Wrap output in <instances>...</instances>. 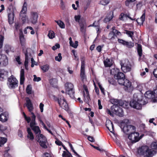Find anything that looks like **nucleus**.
I'll return each instance as SVG.
<instances>
[{"mask_svg": "<svg viewBox=\"0 0 157 157\" xmlns=\"http://www.w3.org/2000/svg\"><path fill=\"white\" fill-rule=\"evenodd\" d=\"M25 99L26 103L25 105L27 107L29 111L31 113L33 109V104L29 98H26Z\"/></svg>", "mask_w": 157, "mask_h": 157, "instance_id": "nucleus-17", "label": "nucleus"}, {"mask_svg": "<svg viewBox=\"0 0 157 157\" xmlns=\"http://www.w3.org/2000/svg\"><path fill=\"white\" fill-rule=\"evenodd\" d=\"M62 157H72V155L69 152L67 151H64L62 154Z\"/></svg>", "mask_w": 157, "mask_h": 157, "instance_id": "nucleus-38", "label": "nucleus"}, {"mask_svg": "<svg viewBox=\"0 0 157 157\" xmlns=\"http://www.w3.org/2000/svg\"><path fill=\"white\" fill-rule=\"evenodd\" d=\"M116 111L115 114L116 115L120 117H122L124 116V112L122 109L121 108L117 106V107H116Z\"/></svg>", "mask_w": 157, "mask_h": 157, "instance_id": "nucleus-25", "label": "nucleus"}, {"mask_svg": "<svg viewBox=\"0 0 157 157\" xmlns=\"http://www.w3.org/2000/svg\"><path fill=\"white\" fill-rule=\"evenodd\" d=\"M121 69L124 72L126 73L129 72L131 70V65L128 60H126L124 63H121Z\"/></svg>", "mask_w": 157, "mask_h": 157, "instance_id": "nucleus-12", "label": "nucleus"}, {"mask_svg": "<svg viewBox=\"0 0 157 157\" xmlns=\"http://www.w3.org/2000/svg\"><path fill=\"white\" fill-rule=\"evenodd\" d=\"M8 64V60L6 56L0 53V65L4 66L7 65Z\"/></svg>", "mask_w": 157, "mask_h": 157, "instance_id": "nucleus-16", "label": "nucleus"}, {"mask_svg": "<svg viewBox=\"0 0 157 157\" xmlns=\"http://www.w3.org/2000/svg\"><path fill=\"white\" fill-rule=\"evenodd\" d=\"M65 86L66 92L71 98H74L75 97V91L73 84L71 83H66L65 85Z\"/></svg>", "mask_w": 157, "mask_h": 157, "instance_id": "nucleus-7", "label": "nucleus"}, {"mask_svg": "<svg viewBox=\"0 0 157 157\" xmlns=\"http://www.w3.org/2000/svg\"><path fill=\"white\" fill-rule=\"evenodd\" d=\"M121 128L122 129L124 133L127 134L128 133H131L134 132L136 130V128L133 125H121Z\"/></svg>", "mask_w": 157, "mask_h": 157, "instance_id": "nucleus-10", "label": "nucleus"}, {"mask_svg": "<svg viewBox=\"0 0 157 157\" xmlns=\"http://www.w3.org/2000/svg\"><path fill=\"white\" fill-rule=\"evenodd\" d=\"M62 59V57L61 56V54L60 53H58V56H56L55 57V60L58 62H60Z\"/></svg>", "mask_w": 157, "mask_h": 157, "instance_id": "nucleus-45", "label": "nucleus"}, {"mask_svg": "<svg viewBox=\"0 0 157 157\" xmlns=\"http://www.w3.org/2000/svg\"><path fill=\"white\" fill-rule=\"evenodd\" d=\"M8 72L3 69L0 70V80L3 81L6 79L8 76Z\"/></svg>", "mask_w": 157, "mask_h": 157, "instance_id": "nucleus-19", "label": "nucleus"}, {"mask_svg": "<svg viewBox=\"0 0 157 157\" xmlns=\"http://www.w3.org/2000/svg\"><path fill=\"white\" fill-rule=\"evenodd\" d=\"M79 25L80 27V30L83 33H85L86 32V25L85 22H79Z\"/></svg>", "mask_w": 157, "mask_h": 157, "instance_id": "nucleus-28", "label": "nucleus"}, {"mask_svg": "<svg viewBox=\"0 0 157 157\" xmlns=\"http://www.w3.org/2000/svg\"><path fill=\"white\" fill-rule=\"evenodd\" d=\"M88 140L90 141L91 142H94V140L93 137L89 136L88 137Z\"/></svg>", "mask_w": 157, "mask_h": 157, "instance_id": "nucleus-59", "label": "nucleus"}, {"mask_svg": "<svg viewBox=\"0 0 157 157\" xmlns=\"http://www.w3.org/2000/svg\"><path fill=\"white\" fill-rule=\"evenodd\" d=\"M153 74L154 76L157 78V69H154L153 72Z\"/></svg>", "mask_w": 157, "mask_h": 157, "instance_id": "nucleus-64", "label": "nucleus"}, {"mask_svg": "<svg viewBox=\"0 0 157 157\" xmlns=\"http://www.w3.org/2000/svg\"><path fill=\"white\" fill-rule=\"evenodd\" d=\"M83 88L86 92V94L84 93V101L86 102H87L90 100L87 87L85 85H84Z\"/></svg>", "mask_w": 157, "mask_h": 157, "instance_id": "nucleus-20", "label": "nucleus"}, {"mask_svg": "<svg viewBox=\"0 0 157 157\" xmlns=\"http://www.w3.org/2000/svg\"><path fill=\"white\" fill-rule=\"evenodd\" d=\"M128 18H129L131 20L133 19L130 17L129 14H125L124 13H122L120 15L119 19L120 20L123 21H125L127 20Z\"/></svg>", "mask_w": 157, "mask_h": 157, "instance_id": "nucleus-22", "label": "nucleus"}, {"mask_svg": "<svg viewBox=\"0 0 157 157\" xmlns=\"http://www.w3.org/2000/svg\"><path fill=\"white\" fill-rule=\"evenodd\" d=\"M40 68L44 72L47 71L50 68V66L48 64L41 66Z\"/></svg>", "mask_w": 157, "mask_h": 157, "instance_id": "nucleus-33", "label": "nucleus"}, {"mask_svg": "<svg viewBox=\"0 0 157 157\" xmlns=\"http://www.w3.org/2000/svg\"><path fill=\"white\" fill-rule=\"evenodd\" d=\"M151 147L152 149H157V142L152 143L151 145Z\"/></svg>", "mask_w": 157, "mask_h": 157, "instance_id": "nucleus-46", "label": "nucleus"}, {"mask_svg": "<svg viewBox=\"0 0 157 157\" xmlns=\"http://www.w3.org/2000/svg\"><path fill=\"white\" fill-rule=\"evenodd\" d=\"M81 65L80 69V77L83 85L87 82L86 76L85 75V59L83 57L81 59Z\"/></svg>", "mask_w": 157, "mask_h": 157, "instance_id": "nucleus-4", "label": "nucleus"}, {"mask_svg": "<svg viewBox=\"0 0 157 157\" xmlns=\"http://www.w3.org/2000/svg\"><path fill=\"white\" fill-rule=\"evenodd\" d=\"M91 145L92 147H93L94 148L96 149L97 150L100 151L101 152H102V151H104V150H103L102 149H100L98 147L95 146L92 144H91Z\"/></svg>", "mask_w": 157, "mask_h": 157, "instance_id": "nucleus-55", "label": "nucleus"}, {"mask_svg": "<svg viewBox=\"0 0 157 157\" xmlns=\"http://www.w3.org/2000/svg\"><path fill=\"white\" fill-rule=\"evenodd\" d=\"M55 143L56 144L58 145H62L64 147V149H66L65 147H64V146L63 145L62 143V142L59 140H57L55 141Z\"/></svg>", "mask_w": 157, "mask_h": 157, "instance_id": "nucleus-53", "label": "nucleus"}, {"mask_svg": "<svg viewBox=\"0 0 157 157\" xmlns=\"http://www.w3.org/2000/svg\"><path fill=\"white\" fill-rule=\"evenodd\" d=\"M116 71L115 69H113L110 71V74L114 75V78L117 79L118 84L124 86L125 90L129 92L132 90V87L131 86V83L128 80L125 79L124 74L121 72H118L117 74L115 75Z\"/></svg>", "mask_w": 157, "mask_h": 157, "instance_id": "nucleus-1", "label": "nucleus"}, {"mask_svg": "<svg viewBox=\"0 0 157 157\" xmlns=\"http://www.w3.org/2000/svg\"><path fill=\"white\" fill-rule=\"evenodd\" d=\"M138 153L140 155H143L144 157H152L155 154V151L149 149L147 146H143L139 147L138 149Z\"/></svg>", "mask_w": 157, "mask_h": 157, "instance_id": "nucleus-3", "label": "nucleus"}, {"mask_svg": "<svg viewBox=\"0 0 157 157\" xmlns=\"http://www.w3.org/2000/svg\"><path fill=\"white\" fill-rule=\"evenodd\" d=\"M145 97L149 99L153 98L154 96L151 93V92L148 91L146 92L145 94Z\"/></svg>", "mask_w": 157, "mask_h": 157, "instance_id": "nucleus-34", "label": "nucleus"}, {"mask_svg": "<svg viewBox=\"0 0 157 157\" xmlns=\"http://www.w3.org/2000/svg\"><path fill=\"white\" fill-rule=\"evenodd\" d=\"M27 132L28 133L27 137L31 140H33L34 139V136L31 132V129L29 128H27Z\"/></svg>", "mask_w": 157, "mask_h": 157, "instance_id": "nucleus-30", "label": "nucleus"}, {"mask_svg": "<svg viewBox=\"0 0 157 157\" xmlns=\"http://www.w3.org/2000/svg\"><path fill=\"white\" fill-rule=\"evenodd\" d=\"M109 2V0H101L99 3L101 5L105 6L108 4Z\"/></svg>", "mask_w": 157, "mask_h": 157, "instance_id": "nucleus-42", "label": "nucleus"}, {"mask_svg": "<svg viewBox=\"0 0 157 157\" xmlns=\"http://www.w3.org/2000/svg\"><path fill=\"white\" fill-rule=\"evenodd\" d=\"M118 41L119 43L122 44H123L125 45V44L126 43V41H125L124 40H123L120 39H118Z\"/></svg>", "mask_w": 157, "mask_h": 157, "instance_id": "nucleus-56", "label": "nucleus"}, {"mask_svg": "<svg viewBox=\"0 0 157 157\" xmlns=\"http://www.w3.org/2000/svg\"><path fill=\"white\" fill-rule=\"evenodd\" d=\"M25 120L27 121L28 123H29L30 121L31 122L32 120V117L31 118L30 117H27L25 118Z\"/></svg>", "mask_w": 157, "mask_h": 157, "instance_id": "nucleus-58", "label": "nucleus"}, {"mask_svg": "<svg viewBox=\"0 0 157 157\" xmlns=\"http://www.w3.org/2000/svg\"><path fill=\"white\" fill-rule=\"evenodd\" d=\"M15 59L19 64H21V62L20 61V58L19 56H17L15 58Z\"/></svg>", "mask_w": 157, "mask_h": 157, "instance_id": "nucleus-54", "label": "nucleus"}, {"mask_svg": "<svg viewBox=\"0 0 157 157\" xmlns=\"http://www.w3.org/2000/svg\"><path fill=\"white\" fill-rule=\"evenodd\" d=\"M32 120L30 122V126L32 130L35 132L36 134L40 133V131L38 126H36L37 123L36 122V117L34 113L33 112L31 113Z\"/></svg>", "mask_w": 157, "mask_h": 157, "instance_id": "nucleus-5", "label": "nucleus"}, {"mask_svg": "<svg viewBox=\"0 0 157 157\" xmlns=\"http://www.w3.org/2000/svg\"><path fill=\"white\" fill-rule=\"evenodd\" d=\"M44 106V105L42 103H41L40 105V109L41 112H42L43 111V107Z\"/></svg>", "mask_w": 157, "mask_h": 157, "instance_id": "nucleus-60", "label": "nucleus"}, {"mask_svg": "<svg viewBox=\"0 0 157 157\" xmlns=\"http://www.w3.org/2000/svg\"><path fill=\"white\" fill-rule=\"evenodd\" d=\"M98 104L99 107V109H101L102 108V106L101 105V100L99 99L98 100Z\"/></svg>", "mask_w": 157, "mask_h": 157, "instance_id": "nucleus-61", "label": "nucleus"}, {"mask_svg": "<svg viewBox=\"0 0 157 157\" xmlns=\"http://www.w3.org/2000/svg\"><path fill=\"white\" fill-rule=\"evenodd\" d=\"M145 13H144L140 18H138L136 19V21L137 23L140 25L143 24L144 22L145 21Z\"/></svg>", "mask_w": 157, "mask_h": 157, "instance_id": "nucleus-27", "label": "nucleus"}, {"mask_svg": "<svg viewBox=\"0 0 157 157\" xmlns=\"http://www.w3.org/2000/svg\"><path fill=\"white\" fill-rule=\"evenodd\" d=\"M3 36H0V49L2 47L3 44Z\"/></svg>", "mask_w": 157, "mask_h": 157, "instance_id": "nucleus-48", "label": "nucleus"}, {"mask_svg": "<svg viewBox=\"0 0 157 157\" xmlns=\"http://www.w3.org/2000/svg\"><path fill=\"white\" fill-rule=\"evenodd\" d=\"M20 17L23 21V23L25 22L28 19V17H27L26 14H20Z\"/></svg>", "mask_w": 157, "mask_h": 157, "instance_id": "nucleus-39", "label": "nucleus"}, {"mask_svg": "<svg viewBox=\"0 0 157 157\" xmlns=\"http://www.w3.org/2000/svg\"><path fill=\"white\" fill-rule=\"evenodd\" d=\"M117 106H118L113 105L111 107L110 109H107L106 110L107 113L111 116L113 117L114 114H115L116 111V110H115V109L116 107H117Z\"/></svg>", "mask_w": 157, "mask_h": 157, "instance_id": "nucleus-21", "label": "nucleus"}, {"mask_svg": "<svg viewBox=\"0 0 157 157\" xmlns=\"http://www.w3.org/2000/svg\"><path fill=\"white\" fill-rule=\"evenodd\" d=\"M14 13L12 11L11 12L8 14V22L10 25L12 24L13 22Z\"/></svg>", "mask_w": 157, "mask_h": 157, "instance_id": "nucleus-26", "label": "nucleus"}, {"mask_svg": "<svg viewBox=\"0 0 157 157\" xmlns=\"http://www.w3.org/2000/svg\"><path fill=\"white\" fill-rule=\"evenodd\" d=\"M125 31L126 33L129 36L132 38L133 35V32L128 30H126Z\"/></svg>", "mask_w": 157, "mask_h": 157, "instance_id": "nucleus-49", "label": "nucleus"}, {"mask_svg": "<svg viewBox=\"0 0 157 157\" xmlns=\"http://www.w3.org/2000/svg\"><path fill=\"white\" fill-rule=\"evenodd\" d=\"M58 103L62 108L67 111L69 110V108L65 99L62 95H59L58 99Z\"/></svg>", "mask_w": 157, "mask_h": 157, "instance_id": "nucleus-9", "label": "nucleus"}, {"mask_svg": "<svg viewBox=\"0 0 157 157\" xmlns=\"http://www.w3.org/2000/svg\"><path fill=\"white\" fill-rule=\"evenodd\" d=\"M55 21L57 24L60 28L62 29L65 28V25L64 23L61 20Z\"/></svg>", "mask_w": 157, "mask_h": 157, "instance_id": "nucleus-36", "label": "nucleus"}, {"mask_svg": "<svg viewBox=\"0 0 157 157\" xmlns=\"http://www.w3.org/2000/svg\"><path fill=\"white\" fill-rule=\"evenodd\" d=\"M142 97L140 94H134L133 96V99L130 103V106L137 109H141L142 105L146 103H144L142 100Z\"/></svg>", "mask_w": 157, "mask_h": 157, "instance_id": "nucleus-2", "label": "nucleus"}, {"mask_svg": "<svg viewBox=\"0 0 157 157\" xmlns=\"http://www.w3.org/2000/svg\"><path fill=\"white\" fill-rule=\"evenodd\" d=\"M38 15L37 12L32 11L30 13L29 20L33 24H36L37 21Z\"/></svg>", "mask_w": 157, "mask_h": 157, "instance_id": "nucleus-14", "label": "nucleus"}, {"mask_svg": "<svg viewBox=\"0 0 157 157\" xmlns=\"http://www.w3.org/2000/svg\"><path fill=\"white\" fill-rule=\"evenodd\" d=\"M18 135L20 138L22 137V131L20 130H19L18 132Z\"/></svg>", "mask_w": 157, "mask_h": 157, "instance_id": "nucleus-63", "label": "nucleus"}, {"mask_svg": "<svg viewBox=\"0 0 157 157\" xmlns=\"http://www.w3.org/2000/svg\"><path fill=\"white\" fill-rule=\"evenodd\" d=\"M36 139L41 147L46 149L48 147V143L46 137L42 134L36 136Z\"/></svg>", "mask_w": 157, "mask_h": 157, "instance_id": "nucleus-6", "label": "nucleus"}, {"mask_svg": "<svg viewBox=\"0 0 157 157\" xmlns=\"http://www.w3.org/2000/svg\"><path fill=\"white\" fill-rule=\"evenodd\" d=\"M126 43L125 44V45L128 48H132L134 46V44L131 42H126Z\"/></svg>", "mask_w": 157, "mask_h": 157, "instance_id": "nucleus-50", "label": "nucleus"}, {"mask_svg": "<svg viewBox=\"0 0 157 157\" xmlns=\"http://www.w3.org/2000/svg\"><path fill=\"white\" fill-rule=\"evenodd\" d=\"M7 85L9 88L14 89L18 86V81L13 75H11L8 78Z\"/></svg>", "mask_w": 157, "mask_h": 157, "instance_id": "nucleus-8", "label": "nucleus"}, {"mask_svg": "<svg viewBox=\"0 0 157 157\" xmlns=\"http://www.w3.org/2000/svg\"><path fill=\"white\" fill-rule=\"evenodd\" d=\"M111 102L113 104V105H120L119 104V100L116 99H112L111 100Z\"/></svg>", "mask_w": 157, "mask_h": 157, "instance_id": "nucleus-44", "label": "nucleus"}, {"mask_svg": "<svg viewBox=\"0 0 157 157\" xmlns=\"http://www.w3.org/2000/svg\"><path fill=\"white\" fill-rule=\"evenodd\" d=\"M55 33L53 31H49L48 32V36L50 39H53L55 37Z\"/></svg>", "mask_w": 157, "mask_h": 157, "instance_id": "nucleus-43", "label": "nucleus"}, {"mask_svg": "<svg viewBox=\"0 0 157 157\" xmlns=\"http://www.w3.org/2000/svg\"><path fill=\"white\" fill-rule=\"evenodd\" d=\"M112 29V31L109 33L108 37L109 39L113 40L117 38V36H120L121 34L117 30L114 29L113 28Z\"/></svg>", "mask_w": 157, "mask_h": 157, "instance_id": "nucleus-13", "label": "nucleus"}, {"mask_svg": "<svg viewBox=\"0 0 157 157\" xmlns=\"http://www.w3.org/2000/svg\"><path fill=\"white\" fill-rule=\"evenodd\" d=\"M104 63L106 67H110L112 65V61L108 59H106L105 60Z\"/></svg>", "mask_w": 157, "mask_h": 157, "instance_id": "nucleus-32", "label": "nucleus"}, {"mask_svg": "<svg viewBox=\"0 0 157 157\" xmlns=\"http://www.w3.org/2000/svg\"><path fill=\"white\" fill-rule=\"evenodd\" d=\"M7 141V139L5 138L0 137V147H2Z\"/></svg>", "mask_w": 157, "mask_h": 157, "instance_id": "nucleus-41", "label": "nucleus"}, {"mask_svg": "<svg viewBox=\"0 0 157 157\" xmlns=\"http://www.w3.org/2000/svg\"><path fill=\"white\" fill-rule=\"evenodd\" d=\"M7 120V116L4 113H2L1 114H0V121H1L4 122Z\"/></svg>", "mask_w": 157, "mask_h": 157, "instance_id": "nucleus-37", "label": "nucleus"}, {"mask_svg": "<svg viewBox=\"0 0 157 157\" xmlns=\"http://www.w3.org/2000/svg\"><path fill=\"white\" fill-rule=\"evenodd\" d=\"M80 15H76L75 17V18L76 21L79 22L80 19Z\"/></svg>", "mask_w": 157, "mask_h": 157, "instance_id": "nucleus-62", "label": "nucleus"}, {"mask_svg": "<svg viewBox=\"0 0 157 157\" xmlns=\"http://www.w3.org/2000/svg\"><path fill=\"white\" fill-rule=\"evenodd\" d=\"M31 49L30 48L23 49V52L25 56V60L24 63L25 65H28L29 59L31 56Z\"/></svg>", "mask_w": 157, "mask_h": 157, "instance_id": "nucleus-15", "label": "nucleus"}, {"mask_svg": "<svg viewBox=\"0 0 157 157\" xmlns=\"http://www.w3.org/2000/svg\"><path fill=\"white\" fill-rule=\"evenodd\" d=\"M26 91L29 94H32V88L30 85H28L26 88Z\"/></svg>", "mask_w": 157, "mask_h": 157, "instance_id": "nucleus-40", "label": "nucleus"}, {"mask_svg": "<svg viewBox=\"0 0 157 157\" xmlns=\"http://www.w3.org/2000/svg\"><path fill=\"white\" fill-rule=\"evenodd\" d=\"M15 28L16 30H19L20 38L21 42L23 41L24 40V38L22 34V30L20 29V25L18 23H15Z\"/></svg>", "mask_w": 157, "mask_h": 157, "instance_id": "nucleus-18", "label": "nucleus"}, {"mask_svg": "<svg viewBox=\"0 0 157 157\" xmlns=\"http://www.w3.org/2000/svg\"><path fill=\"white\" fill-rule=\"evenodd\" d=\"M60 5H61V8L62 9H64V8L65 7V5H64V3L63 2V0H60Z\"/></svg>", "mask_w": 157, "mask_h": 157, "instance_id": "nucleus-57", "label": "nucleus"}, {"mask_svg": "<svg viewBox=\"0 0 157 157\" xmlns=\"http://www.w3.org/2000/svg\"><path fill=\"white\" fill-rule=\"evenodd\" d=\"M72 52L75 57V59L76 60H78V58L77 56V54L75 53V51L74 50H72Z\"/></svg>", "mask_w": 157, "mask_h": 157, "instance_id": "nucleus-51", "label": "nucleus"}, {"mask_svg": "<svg viewBox=\"0 0 157 157\" xmlns=\"http://www.w3.org/2000/svg\"><path fill=\"white\" fill-rule=\"evenodd\" d=\"M108 123V124H106L107 128L112 133H114V126L112 123L110 121H109Z\"/></svg>", "mask_w": 157, "mask_h": 157, "instance_id": "nucleus-29", "label": "nucleus"}, {"mask_svg": "<svg viewBox=\"0 0 157 157\" xmlns=\"http://www.w3.org/2000/svg\"><path fill=\"white\" fill-rule=\"evenodd\" d=\"M113 17V12L110 11L107 14L105 17L104 20V21L105 23H107L111 21Z\"/></svg>", "mask_w": 157, "mask_h": 157, "instance_id": "nucleus-23", "label": "nucleus"}, {"mask_svg": "<svg viewBox=\"0 0 157 157\" xmlns=\"http://www.w3.org/2000/svg\"><path fill=\"white\" fill-rule=\"evenodd\" d=\"M137 50L138 53V55L140 57H141L142 56V48L141 45L140 44L137 45Z\"/></svg>", "mask_w": 157, "mask_h": 157, "instance_id": "nucleus-35", "label": "nucleus"}, {"mask_svg": "<svg viewBox=\"0 0 157 157\" xmlns=\"http://www.w3.org/2000/svg\"><path fill=\"white\" fill-rule=\"evenodd\" d=\"M78 43L77 41H75L74 43H72L70 45L75 48H76L78 45Z\"/></svg>", "mask_w": 157, "mask_h": 157, "instance_id": "nucleus-47", "label": "nucleus"}, {"mask_svg": "<svg viewBox=\"0 0 157 157\" xmlns=\"http://www.w3.org/2000/svg\"><path fill=\"white\" fill-rule=\"evenodd\" d=\"M27 4L26 2H24L22 10L20 13V14H26L27 11Z\"/></svg>", "mask_w": 157, "mask_h": 157, "instance_id": "nucleus-31", "label": "nucleus"}, {"mask_svg": "<svg viewBox=\"0 0 157 157\" xmlns=\"http://www.w3.org/2000/svg\"><path fill=\"white\" fill-rule=\"evenodd\" d=\"M34 79L33 81H34L39 82L41 80V78L40 77H37L36 76V75H33Z\"/></svg>", "mask_w": 157, "mask_h": 157, "instance_id": "nucleus-52", "label": "nucleus"}, {"mask_svg": "<svg viewBox=\"0 0 157 157\" xmlns=\"http://www.w3.org/2000/svg\"><path fill=\"white\" fill-rule=\"evenodd\" d=\"M25 79L24 70L21 69L20 72V84L22 85L24 83Z\"/></svg>", "mask_w": 157, "mask_h": 157, "instance_id": "nucleus-24", "label": "nucleus"}, {"mask_svg": "<svg viewBox=\"0 0 157 157\" xmlns=\"http://www.w3.org/2000/svg\"><path fill=\"white\" fill-rule=\"evenodd\" d=\"M139 134L138 132L134 131L129 135L128 138L132 143H136L140 139L139 137Z\"/></svg>", "mask_w": 157, "mask_h": 157, "instance_id": "nucleus-11", "label": "nucleus"}]
</instances>
